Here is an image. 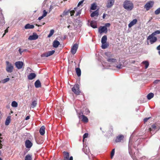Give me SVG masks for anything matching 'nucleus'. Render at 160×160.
Listing matches in <instances>:
<instances>
[{"label":"nucleus","instance_id":"f257e3e1","mask_svg":"<svg viewBox=\"0 0 160 160\" xmlns=\"http://www.w3.org/2000/svg\"><path fill=\"white\" fill-rule=\"evenodd\" d=\"M123 7L128 11H131L133 8V4L131 1L126 0L123 2Z\"/></svg>","mask_w":160,"mask_h":160},{"label":"nucleus","instance_id":"f03ea898","mask_svg":"<svg viewBox=\"0 0 160 160\" xmlns=\"http://www.w3.org/2000/svg\"><path fill=\"white\" fill-rule=\"evenodd\" d=\"M6 70L8 73L12 72L14 69V67L13 65L9 62L7 61L6 62Z\"/></svg>","mask_w":160,"mask_h":160},{"label":"nucleus","instance_id":"7ed1b4c3","mask_svg":"<svg viewBox=\"0 0 160 160\" xmlns=\"http://www.w3.org/2000/svg\"><path fill=\"white\" fill-rule=\"evenodd\" d=\"M72 92L76 95H79L81 92L79 89V85L78 84H75L72 89Z\"/></svg>","mask_w":160,"mask_h":160},{"label":"nucleus","instance_id":"20e7f679","mask_svg":"<svg viewBox=\"0 0 160 160\" xmlns=\"http://www.w3.org/2000/svg\"><path fill=\"white\" fill-rule=\"evenodd\" d=\"M69 12L70 13L71 16H72L74 15V14L75 12V11L74 10H71V9L68 10H65L63 12V13L60 15V17H63L64 16L68 15Z\"/></svg>","mask_w":160,"mask_h":160},{"label":"nucleus","instance_id":"39448f33","mask_svg":"<svg viewBox=\"0 0 160 160\" xmlns=\"http://www.w3.org/2000/svg\"><path fill=\"white\" fill-rule=\"evenodd\" d=\"M147 39L149 41L151 44H152L157 41V37L154 36V35H152V33L148 37Z\"/></svg>","mask_w":160,"mask_h":160},{"label":"nucleus","instance_id":"423d86ee","mask_svg":"<svg viewBox=\"0 0 160 160\" xmlns=\"http://www.w3.org/2000/svg\"><path fill=\"white\" fill-rule=\"evenodd\" d=\"M55 51L54 50H52V51H48L45 53H44L41 55V57L42 58L43 57H48L49 56H50L53 54L55 52Z\"/></svg>","mask_w":160,"mask_h":160},{"label":"nucleus","instance_id":"0eeeda50","mask_svg":"<svg viewBox=\"0 0 160 160\" xmlns=\"http://www.w3.org/2000/svg\"><path fill=\"white\" fill-rule=\"evenodd\" d=\"M153 2L152 1H149L145 4L144 6V8H146L147 11H148L153 6Z\"/></svg>","mask_w":160,"mask_h":160},{"label":"nucleus","instance_id":"6e6552de","mask_svg":"<svg viewBox=\"0 0 160 160\" xmlns=\"http://www.w3.org/2000/svg\"><path fill=\"white\" fill-rule=\"evenodd\" d=\"M78 48V45L77 44H75L72 47L71 49V52L72 54H74L76 52Z\"/></svg>","mask_w":160,"mask_h":160},{"label":"nucleus","instance_id":"1a4fd4ad","mask_svg":"<svg viewBox=\"0 0 160 160\" xmlns=\"http://www.w3.org/2000/svg\"><path fill=\"white\" fill-rule=\"evenodd\" d=\"M149 129L151 133H153V134L155 133L158 130H156L157 127L155 124L152 125L151 126V127L149 128Z\"/></svg>","mask_w":160,"mask_h":160},{"label":"nucleus","instance_id":"9d476101","mask_svg":"<svg viewBox=\"0 0 160 160\" xmlns=\"http://www.w3.org/2000/svg\"><path fill=\"white\" fill-rule=\"evenodd\" d=\"M15 65L18 69L22 68L23 65V63L22 61H18L15 62Z\"/></svg>","mask_w":160,"mask_h":160},{"label":"nucleus","instance_id":"9b49d317","mask_svg":"<svg viewBox=\"0 0 160 160\" xmlns=\"http://www.w3.org/2000/svg\"><path fill=\"white\" fill-rule=\"evenodd\" d=\"M64 155V160H73V157L71 156L69 158V153L66 152H63Z\"/></svg>","mask_w":160,"mask_h":160},{"label":"nucleus","instance_id":"f8f14e48","mask_svg":"<svg viewBox=\"0 0 160 160\" xmlns=\"http://www.w3.org/2000/svg\"><path fill=\"white\" fill-rule=\"evenodd\" d=\"M107 28L106 27L101 26L98 29V32L100 33H102L103 32H105V33L107 32Z\"/></svg>","mask_w":160,"mask_h":160},{"label":"nucleus","instance_id":"ddd939ff","mask_svg":"<svg viewBox=\"0 0 160 160\" xmlns=\"http://www.w3.org/2000/svg\"><path fill=\"white\" fill-rule=\"evenodd\" d=\"M25 145L27 148H30L32 146V143L29 140H27L25 142Z\"/></svg>","mask_w":160,"mask_h":160},{"label":"nucleus","instance_id":"4468645a","mask_svg":"<svg viewBox=\"0 0 160 160\" xmlns=\"http://www.w3.org/2000/svg\"><path fill=\"white\" fill-rule=\"evenodd\" d=\"M115 0H108L106 7L108 8H111L114 4Z\"/></svg>","mask_w":160,"mask_h":160},{"label":"nucleus","instance_id":"2eb2a0df","mask_svg":"<svg viewBox=\"0 0 160 160\" xmlns=\"http://www.w3.org/2000/svg\"><path fill=\"white\" fill-rule=\"evenodd\" d=\"M38 38V36L35 32L33 33L32 35H30L28 38V39L30 40H35Z\"/></svg>","mask_w":160,"mask_h":160},{"label":"nucleus","instance_id":"dca6fc26","mask_svg":"<svg viewBox=\"0 0 160 160\" xmlns=\"http://www.w3.org/2000/svg\"><path fill=\"white\" fill-rule=\"evenodd\" d=\"M137 20L136 19H134L130 22L128 24V27L129 28H130L133 26L137 22Z\"/></svg>","mask_w":160,"mask_h":160},{"label":"nucleus","instance_id":"f3484780","mask_svg":"<svg viewBox=\"0 0 160 160\" xmlns=\"http://www.w3.org/2000/svg\"><path fill=\"white\" fill-rule=\"evenodd\" d=\"M123 138V136L122 135H120L117 136L115 140V142H119L121 141Z\"/></svg>","mask_w":160,"mask_h":160},{"label":"nucleus","instance_id":"a211bd4d","mask_svg":"<svg viewBox=\"0 0 160 160\" xmlns=\"http://www.w3.org/2000/svg\"><path fill=\"white\" fill-rule=\"evenodd\" d=\"M81 117H82V122H88V120L87 117H86V116H85L84 115H82L81 116H80V115L78 116V117L79 118H80Z\"/></svg>","mask_w":160,"mask_h":160},{"label":"nucleus","instance_id":"6ab92c4d","mask_svg":"<svg viewBox=\"0 0 160 160\" xmlns=\"http://www.w3.org/2000/svg\"><path fill=\"white\" fill-rule=\"evenodd\" d=\"M36 74L34 73H30L28 76V78L29 80H32L36 77Z\"/></svg>","mask_w":160,"mask_h":160},{"label":"nucleus","instance_id":"aec40b11","mask_svg":"<svg viewBox=\"0 0 160 160\" xmlns=\"http://www.w3.org/2000/svg\"><path fill=\"white\" fill-rule=\"evenodd\" d=\"M98 10H97L91 13V14L90 16L91 17H93L95 16H98Z\"/></svg>","mask_w":160,"mask_h":160},{"label":"nucleus","instance_id":"412c9836","mask_svg":"<svg viewBox=\"0 0 160 160\" xmlns=\"http://www.w3.org/2000/svg\"><path fill=\"white\" fill-rule=\"evenodd\" d=\"M45 127L43 126L40 128L39 130V132L42 135H43L45 133Z\"/></svg>","mask_w":160,"mask_h":160},{"label":"nucleus","instance_id":"4be33fe9","mask_svg":"<svg viewBox=\"0 0 160 160\" xmlns=\"http://www.w3.org/2000/svg\"><path fill=\"white\" fill-rule=\"evenodd\" d=\"M35 86L36 88H39L41 87V83L39 80H37L35 82Z\"/></svg>","mask_w":160,"mask_h":160},{"label":"nucleus","instance_id":"5701e85b","mask_svg":"<svg viewBox=\"0 0 160 160\" xmlns=\"http://www.w3.org/2000/svg\"><path fill=\"white\" fill-rule=\"evenodd\" d=\"M34 26L33 25H31L30 24H27L25 26V28L26 29H32L34 28Z\"/></svg>","mask_w":160,"mask_h":160},{"label":"nucleus","instance_id":"b1692460","mask_svg":"<svg viewBox=\"0 0 160 160\" xmlns=\"http://www.w3.org/2000/svg\"><path fill=\"white\" fill-rule=\"evenodd\" d=\"M60 44V42L58 41L55 40L53 42V46L54 47L56 48Z\"/></svg>","mask_w":160,"mask_h":160},{"label":"nucleus","instance_id":"393cba45","mask_svg":"<svg viewBox=\"0 0 160 160\" xmlns=\"http://www.w3.org/2000/svg\"><path fill=\"white\" fill-rule=\"evenodd\" d=\"M132 143L130 140L128 144V152L130 155H131L132 153Z\"/></svg>","mask_w":160,"mask_h":160},{"label":"nucleus","instance_id":"a878e982","mask_svg":"<svg viewBox=\"0 0 160 160\" xmlns=\"http://www.w3.org/2000/svg\"><path fill=\"white\" fill-rule=\"evenodd\" d=\"M107 39V37L106 35L103 36L101 39V42L102 44L106 43Z\"/></svg>","mask_w":160,"mask_h":160},{"label":"nucleus","instance_id":"bb28decb","mask_svg":"<svg viewBox=\"0 0 160 160\" xmlns=\"http://www.w3.org/2000/svg\"><path fill=\"white\" fill-rule=\"evenodd\" d=\"M76 71L77 76L80 77L81 75V70L79 68H76Z\"/></svg>","mask_w":160,"mask_h":160},{"label":"nucleus","instance_id":"cd10ccee","mask_svg":"<svg viewBox=\"0 0 160 160\" xmlns=\"http://www.w3.org/2000/svg\"><path fill=\"white\" fill-rule=\"evenodd\" d=\"M84 1V0H82L79 2L78 4L77 7L75 8L74 9V10H76L78 9V7H79L80 6L82 7L83 6L82 3Z\"/></svg>","mask_w":160,"mask_h":160},{"label":"nucleus","instance_id":"c85d7f7f","mask_svg":"<svg viewBox=\"0 0 160 160\" xmlns=\"http://www.w3.org/2000/svg\"><path fill=\"white\" fill-rule=\"evenodd\" d=\"M90 26L93 28H97V25L95 23V22L94 21H92L90 22Z\"/></svg>","mask_w":160,"mask_h":160},{"label":"nucleus","instance_id":"c756f323","mask_svg":"<svg viewBox=\"0 0 160 160\" xmlns=\"http://www.w3.org/2000/svg\"><path fill=\"white\" fill-rule=\"evenodd\" d=\"M37 104V101L36 100H34L32 102L31 104V107L32 108H34L35 107H36V105Z\"/></svg>","mask_w":160,"mask_h":160},{"label":"nucleus","instance_id":"7c9ffc66","mask_svg":"<svg viewBox=\"0 0 160 160\" xmlns=\"http://www.w3.org/2000/svg\"><path fill=\"white\" fill-rule=\"evenodd\" d=\"M154 96V94L152 92H151L149 93L147 95V98L148 100L151 99Z\"/></svg>","mask_w":160,"mask_h":160},{"label":"nucleus","instance_id":"2f4dec72","mask_svg":"<svg viewBox=\"0 0 160 160\" xmlns=\"http://www.w3.org/2000/svg\"><path fill=\"white\" fill-rule=\"evenodd\" d=\"M32 155L28 154L25 156V160H32Z\"/></svg>","mask_w":160,"mask_h":160},{"label":"nucleus","instance_id":"473e14b6","mask_svg":"<svg viewBox=\"0 0 160 160\" xmlns=\"http://www.w3.org/2000/svg\"><path fill=\"white\" fill-rule=\"evenodd\" d=\"M142 63L145 65V68L146 69L147 68L149 65V63L148 62V61H144L142 62Z\"/></svg>","mask_w":160,"mask_h":160},{"label":"nucleus","instance_id":"72a5a7b5","mask_svg":"<svg viewBox=\"0 0 160 160\" xmlns=\"http://www.w3.org/2000/svg\"><path fill=\"white\" fill-rule=\"evenodd\" d=\"M97 6L95 3H93L91 4L90 9L92 10H95L96 9Z\"/></svg>","mask_w":160,"mask_h":160},{"label":"nucleus","instance_id":"f704fd0d","mask_svg":"<svg viewBox=\"0 0 160 160\" xmlns=\"http://www.w3.org/2000/svg\"><path fill=\"white\" fill-rule=\"evenodd\" d=\"M10 117H8L6 119L5 121V125H9L10 122Z\"/></svg>","mask_w":160,"mask_h":160},{"label":"nucleus","instance_id":"c9c22d12","mask_svg":"<svg viewBox=\"0 0 160 160\" xmlns=\"http://www.w3.org/2000/svg\"><path fill=\"white\" fill-rule=\"evenodd\" d=\"M107 61L111 62H115L117 61L116 59L115 58H108Z\"/></svg>","mask_w":160,"mask_h":160},{"label":"nucleus","instance_id":"e433bc0d","mask_svg":"<svg viewBox=\"0 0 160 160\" xmlns=\"http://www.w3.org/2000/svg\"><path fill=\"white\" fill-rule=\"evenodd\" d=\"M18 103L15 101H13L12 102L11 105L13 107L16 108L18 106Z\"/></svg>","mask_w":160,"mask_h":160},{"label":"nucleus","instance_id":"4c0bfd02","mask_svg":"<svg viewBox=\"0 0 160 160\" xmlns=\"http://www.w3.org/2000/svg\"><path fill=\"white\" fill-rule=\"evenodd\" d=\"M160 34V30H157L152 33V35L155 36Z\"/></svg>","mask_w":160,"mask_h":160},{"label":"nucleus","instance_id":"58836bf2","mask_svg":"<svg viewBox=\"0 0 160 160\" xmlns=\"http://www.w3.org/2000/svg\"><path fill=\"white\" fill-rule=\"evenodd\" d=\"M54 32V30H53V29L51 30L50 31V32L48 36V38L50 37L53 34Z\"/></svg>","mask_w":160,"mask_h":160},{"label":"nucleus","instance_id":"ea45409f","mask_svg":"<svg viewBox=\"0 0 160 160\" xmlns=\"http://www.w3.org/2000/svg\"><path fill=\"white\" fill-rule=\"evenodd\" d=\"M108 45H107L106 43L102 44V48L103 49H105L108 47Z\"/></svg>","mask_w":160,"mask_h":160},{"label":"nucleus","instance_id":"a19ab883","mask_svg":"<svg viewBox=\"0 0 160 160\" xmlns=\"http://www.w3.org/2000/svg\"><path fill=\"white\" fill-rule=\"evenodd\" d=\"M114 153H115V149L114 148V149H113L112 150V151L111 152V158L112 159L113 158V157L114 155Z\"/></svg>","mask_w":160,"mask_h":160},{"label":"nucleus","instance_id":"79ce46f5","mask_svg":"<svg viewBox=\"0 0 160 160\" xmlns=\"http://www.w3.org/2000/svg\"><path fill=\"white\" fill-rule=\"evenodd\" d=\"M156 15H158L160 13V8H158L154 12Z\"/></svg>","mask_w":160,"mask_h":160},{"label":"nucleus","instance_id":"37998d69","mask_svg":"<svg viewBox=\"0 0 160 160\" xmlns=\"http://www.w3.org/2000/svg\"><path fill=\"white\" fill-rule=\"evenodd\" d=\"M10 80V78H6L2 80V82L3 83H5L8 81Z\"/></svg>","mask_w":160,"mask_h":160},{"label":"nucleus","instance_id":"c03bdc74","mask_svg":"<svg viewBox=\"0 0 160 160\" xmlns=\"http://www.w3.org/2000/svg\"><path fill=\"white\" fill-rule=\"evenodd\" d=\"M88 133H84L83 136V142L84 141V139L87 138L88 137Z\"/></svg>","mask_w":160,"mask_h":160},{"label":"nucleus","instance_id":"a18cd8bd","mask_svg":"<svg viewBox=\"0 0 160 160\" xmlns=\"http://www.w3.org/2000/svg\"><path fill=\"white\" fill-rule=\"evenodd\" d=\"M47 13V12L45 10H44L43 11V13L42 16H43L44 17L46 16Z\"/></svg>","mask_w":160,"mask_h":160},{"label":"nucleus","instance_id":"49530a36","mask_svg":"<svg viewBox=\"0 0 160 160\" xmlns=\"http://www.w3.org/2000/svg\"><path fill=\"white\" fill-rule=\"evenodd\" d=\"M116 67L118 69H120L122 68V64L121 63H120L118 65H117Z\"/></svg>","mask_w":160,"mask_h":160},{"label":"nucleus","instance_id":"de8ad7c7","mask_svg":"<svg viewBox=\"0 0 160 160\" xmlns=\"http://www.w3.org/2000/svg\"><path fill=\"white\" fill-rule=\"evenodd\" d=\"M140 160H149L145 156H143L140 159Z\"/></svg>","mask_w":160,"mask_h":160},{"label":"nucleus","instance_id":"09e8293b","mask_svg":"<svg viewBox=\"0 0 160 160\" xmlns=\"http://www.w3.org/2000/svg\"><path fill=\"white\" fill-rule=\"evenodd\" d=\"M81 10H79L78 12H77L76 16H78V15H79L81 13Z\"/></svg>","mask_w":160,"mask_h":160},{"label":"nucleus","instance_id":"8fccbe9b","mask_svg":"<svg viewBox=\"0 0 160 160\" xmlns=\"http://www.w3.org/2000/svg\"><path fill=\"white\" fill-rule=\"evenodd\" d=\"M150 118V117L149 118H146L143 119V121L144 122H147Z\"/></svg>","mask_w":160,"mask_h":160},{"label":"nucleus","instance_id":"3c124183","mask_svg":"<svg viewBox=\"0 0 160 160\" xmlns=\"http://www.w3.org/2000/svg\"><path fill=\"white\" fill-rule=\"evenodd\" d=\"M110 23H106L105 24V26H104L106 27L107 28V27H110Z\"/></svg>","mask_w":160,"mask_h":160},{"label":"nucleus","instance_id":"603ef678","mask_svg":"<svg viewBox=\"0 0 160 160\" xmlns=\"http://www.w3.org/2000/svg\"><path fill=\"white\" fill-rule=\"evenodd\" d=\"M8 32V29H6L5 30L4 33L3 34V36L2 37H3L5 35L6 33Z\"/></svg>","mask_w":160,"mask_h":160},{"label":"nucleus","instance_id":"864d4df0","mask_svg":"<svg viewBox=\"0 0 160 160\" xmlns=\"http://www.w3.org/2000/svg\"><path fill=\"white\" fill-rule=\"evenodd\" d=\"M43 18H44L43 16H41L39 17L38 18V20H41Z\"/></svg>","mask_w":160,"mask_h":160},{"label":"nucleus","instance_id":"5fc2aeb1","mask_svg":"<svg viewBox=\"0 0 160 160\" xmlns=\"http://www.w3.org/2000/svg\"><path fill=\"white\" fill-rule=\"evenodd\" d=\"M78 23H79V24H78V27H81V24H80V23L81 22V21L80 20H78Z\"/></svg>","mask_w":160,"mask_h":160},{"label":"nucleus","instance_id":"6e6d98bb","mask_svg":"<svg viewBox=\"0 0 160 160\" xmlns=\"http://www.w3.org/2000/svg\"><path fill=\"white\" fill-rule=\"evenodd\" d=\"M85 111L87 112V114H88V113H90V111L88 109H85Z\"/></svg>","mask_w":160,"mask_h":160},{"label":"nucleus","instance_id":"4d7b16f0","mask_svg":"<svg viewBox=\"0 0 160 160\" xmlns=\"http://www.w3.org/2000/svg\"><path fill=\"white\" fill-rule=\"evenodd\" d=\"M67 28H68L69 29L71 30L72 29V26H71L70 25H69L68 26Z\"/></svg>","mask_w":160,"mask_h":160},{"label":"nucleus","instance_id":"13d9d810","mask_svg":"<svg viewBox=\"0 0 160 160\" xmlns=\"http://www.w3.org/2000/svg\"><path fill=\"white\" fill-rule=\"evenodd\" d=\"M30 118V116H28L26 117L25 118V120H28Z\"/></svg>","mask_w":160,"mask_h":160},{"label":"nucleus","instance_id":"bf43d9fd","mask_svg":"<svg viewBox=\"0 0 160 160\" xmlns=\"http://www.w3.org/2000/svg\"><path fill=\"white\" fill-rule=\"evenodd\" d=\"M106 16V15L105 13H104L103 15L102 18L103 19L105 18V17Z\"/></svg>","mask_w":160,"mask_h":160},{"label":"nucleus","instance_id":"052dcab7","mask_svg":"<svg viewBox=\"0 0 160 160\" xmlns=\"http://www.w3.org/2000/svg\"><path fill=\"white\" fill-rule=\"evenodd\" d=\"M157 50H160V45L157 47Z\"/></svg>","mask_w":160,"mask_h":160},{"label":"nucleus","instance_id":"680f3d73","mask_svg":"<svg viewBox=\"0 0 160 160\" xmlns=\"http://www.w3.org/2000/svg\"><path fill=\"white\" fill-rule=\"evenodd\" d=\"M19 52H20V53L21 54V53L22 52H21V49H19Z\"/></svg>","mask_w":160,"mask_h":160},{"label":"nucleus","instance_id":"e2e57ef3","mask_svg":"<svg viewBox=\"0 0 160 160\" xmlns=\"http://www.w3.org/2000/svg\"><path fill=\"white\" fill-rule=\"evenodd\" d=\"M63 19L61 18V19H60V21H63Z\"/></svg>","mask_w":160,"mask_h":160},{"label":"nucleus","instance_id":"0e129e2a","mask_svg":"<svg viewBox=\"0 0 160 160\" xmlns=\"http://www.w3.org/2000/svg\"><path fill=\"white\" fill-rule=\"evenodd\" d=\"M158 53L159 55H160V51L158 52Z\"/></svg>","mask_w":160,"mask_h":160},{"label":"nucleus","instance_id":"69168bd1","mask_svg":"<svg viewBox=\"0 0 160 160\" xmlns=\"http://www.w3.org/2000/svg\"><path fill=\"white\" fill-rule=\"evenodd\" d=\"M51 8H52V6H51L50 7V9H51Z\"/></svg>","mask_w":160,"mask_h":160},{"label":"nucleus","instance_id":"338daca9","mask_svg":"<svg viewBox=\"0 0 160 160\" xmlns=\"http://www.w3.org/2000/svg\"><path fill=\"white\" fill-rule=\"evenodd\" d=\"M0 160H2V159L0 158Z\"/></svg>","mask_w":160,"mask_h":160},{"label":"nucleus","instance_id":"774afa93","mask_svg":"<svg viewBox=\"0 0 160 160\" xmlns=\"http://www.w3.org/2000/svg\"><path fill=\"white\" fill-rule=\"evenodd\" d=\"M46 2V0H44L43 2V3H44Z\"/></svg>","mask_w":160,"mask_h":160}]
</instances>
